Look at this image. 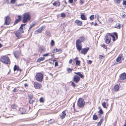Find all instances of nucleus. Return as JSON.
<instances>
[{
	"mask_svg": "<svg viewBox=\"0 0 126 126\" xmlns=\"http://www.w3.org/2000/svg\"><path fill=\"white\" fill-rule=\"evenodd\" d=\"M78 57H76L75 59H74V60H78Z\"/></svg>",
	"mask_w": 126,
	"mask_h": 126,
	"instance_id": "63",
	"label": "nucleus"
},
{
	"mask_svg": "<svg viewBox=\"0 0 126 126\" xmlns=\"http://www.w3.org/2000/svg\"><path fill=\"white\" fill-rule=\"evenodd\" d=\"M18 19L16 20L14 24H17V23L19 22L21 20V16L20 15H19L18 16Z\"/></svg>",
	"mask_w": 126,
	"mask_h": 126,
	"instance_id": "13",
	"label": "nucleus"
},
{
	"mask_svg": "<svg viewBox=\"0 0 126 126\" xmlns=\"http://www.w3.org/2000/svg\"><path fill=\"white\" fill-rule=\"evenodd\" d=\"M89 49L88 47H86L83 49L81 51V53L83 54H86Z\"/></svg>",
	"mask_w": 126,
	"mask_h": 126,
	"instance_id": "9",
	"label": "nucleus"
},
{
	"mask_svg": "<svg viewBox=\"0 0 126 126\" xmlns=\"http://www.w3.org/2000/svg\"><path fill=\"white\" fill-rule=\"evenodd\" d=\"M45 28H46V26H45L44 25V26H42L40 28V29H41V30L42 31L44 30V29Z\"/></svg>",
	"mask_w": 126,
	"mask_h": 126,
	"instance_id": "33",
	"label": "nucleus"
},
{
	"mask_svg": "<svg viewBox=\"0 0 126 126\" xmlns=\"http://www.w3.org/2000/svg\"><path fill=\"white\" fill-rule=\"evenodd\" d=\"M62 50L61 49H58V51L60 53H61L62 52Z\"/></svg>",
	"mask_w": 126,
	"mask_h": 126,
	"instance_id": "59",
	"label": "nucleus"
},
{
	"mask_svg": "<svg viewBox=\"0 0 126 126\" xmlns=\"http://www.w3.org/2000/svg\"><path fill=\"white\" fill-rule=\"evenodd\" d=\"M84 104L85 102L83 98H80L79 99L77 102V105L80 108L83 107Z\"/></svg>",
	"mask_w": 126,
	"mask_h": 126,
	"instance_id": "4",
	"label": "nucleus"
},
{
	"mask_svg": "<svg viewBox=\"0 0 126 126\" xmlns=\"http://www.w3.org/2000/svg\"><path fill=\"white\" fill-rule=\"evenodd\" d=\"M119 89V85H115L113 87V90L117 92L118 91Z\"/></svg>",
	"mask_w": 126,
	"mask_h": 126,
	"instance_id": "14",
	"label": "nucleus"
},
{
	"mask_svg": "<svg viewBox=\"0 0 126 126\" xmlns=\"http://www.w3.org/2000/svg\"><path fill=\"white\" fill-rule=\"evenodd\" d=\"M33 102V100H32V99H30L29 101V102L30 104H32Z\"/></svg>",
	"mask_w": 126,
	"mask_h": 126,
	"instance_id": "47",
	"label": "nucleus"
},
{
	"mask_svg": "<svg viewBox=\"0 0 126 126\" xmlns=\"http://www.w3.org/2000/svg\"><path fill=\"white\" fill-rule=\"evenodd\" d=\"M123 5H126V1H123Z\"/></svg>",
	"mask_w": 126,
	"mask_h": 126,
	"instance_id": "58",
	"label": "nucleus"
},
{
	"mask_svg": "<svg viewBox=\"0 0 126 126\" xmlns=\"http://www.w3.org/2000/svg\"><path fill=\"white\" fill-rule=\"evenodd\" d=\"M109 21L110 22H111L113 21V20L111 18H110L109 19Z\"/></svg>",
	"mask_w": 126,
	"mask_h": 126,
	"instance_id": "56",
	"label": "nucleus"
},
{
	"mask_svg": "<svg viewBox=\"0 0 126 126\" xmlns=\"http://www.w3.org/2000/svg\"><path fill=\"white\" fill-rule=\"evenodd\" d=\"M26 25V24H21V26L19 28V30H23V26L25 25Z\"/></svg>",
	"mask_w": 126,
	"mask_h": 126,
	"instance_id": "35",
	"label": "nucleus"
},
{
	"mask_svg": "<svg viewBox=\"0 0 126 126\" xmlns=\"http://www.w3.org/2000/svg\"><path fill=\"white\" fill-rule=\"evenodd\" d=\"M58 49H57V48L54 49L53 50V51H54V52H55V53L58 52Z\"/></svg>",
	"mask_w": 126,
	"mask_h": 126,
	"instance_id": "50",
	"label": "nucleus"
},
{
	"mask_svg": "<svg viewBox=\"0 0 126 126\" xmlns=\"http://www.w3.org/2000/svg\"><path fill=\"white\" fill-rule=\"evenodd\" d=\"M85 39V37L83 36H82L80 37L79 40H80L81 41V42H83L84 41Z\"/></svg>",
	"mask_w": 126,
	"mask_h": 126,
	"instance_id": "21",
	"label": "nucleus"
},
{
	"mask_svg": "<svg viewBox=\"0 0 126 126\" xmlns=\"http://www.w3.org/2000/svg\"><path fill=\"white\" fill-rule=\"evenodd\" d=\"M17 107V106L15 104H14L11 106V107L12 109H16Z\"/></svg>",
	"mask_w": 126,
	"mask_h": 126,
	"instance_id": "28",
	"label": "nucleus"
},
{
	"mask_svg": "<svg viewBox=\"0 0 126 126\" xmlns=\"http://www.w3.org/2000/svg\"><path fill=\"white\" fill-rule=\"evenodd\" d=\"M99 112L100 113V114H101L103 113V112L102 110L101 109H100V110L99 111Z\"/></svg>",
	"mask_w": 126,
	"mask_h": 126,
	"instance_id": "48",
	"label": "nucleus"
},
{
	"mask_svg": "<svg viewBox=\"0 0 126 126\" xmlns=\"http://www.w3.org/2000/svg\"><path fill=\"white\" fill-rule=\"evenodd\" d=\"M0 60L1 62L5 64H8L9 63V59L8 57L6 56L1 57Z\"/></svg>",
	"mask_w": 126,
	"mask_h": 126,
	"instance_id": "3",
	"label": "nucleus"
},
{
	"mask_svg": "<svg viewBox=\"0 0 126 126\" xmlns=\"http://www.w3.org/2000/svg\"><path fill=\"white\" fill-rule=\"evenodd\" d=\"M43 74L41 73H37L35 76L36 80L39 82H42L43 79Z\"/></svg>",
	"mask_w": 126,
	"mask_h": 126,
	"instance_id": "2",
	"label": "nucleus"
},
{
	"mask_svg": "<svg viewBox=\"0 0 126 126\" xmlns=\"http://www.w3.org/2000/svg\"><path fill=\"white\" fill-rule=\"evenodd\" d=\"M88 63L90 64L92 63V61L91 60H89L88 62Z\"/></svg>",
	"mask_w": 126,
	"mask_h": 126,
	"instance_id": "60",
	"label": "nucleus"
},
{
	"mask_svg": "<svg viewBox=\"0 0 126 126\" xmlns=\"http://www.w3.org/2000/svg\"><path fill=\"white\" fill-rule=\"evenodd\" d=\"M46 32L47 35L49 36L50 35V33L49 32L47 31H46Z\"/></svg>",
	"mask_w": 126,
	"mask_h": 126,
	"instance_id": "49",
	"label": "nucleus"
},
{
	"mask_svg": "<svg viewBox=\"0 0 126 126\" xmlns=\"http://www.w3.org/2000/svg\"><path fill=\"white\" fill-rule=\"evenodd\" d=\"M34 24H31L30 26V28H29L28 31H29L34 26Z\"/></svg>",
	"mask_w": 126,
	"mask_h": 126,
	"instance_id": "40",
	"label": "nucleus"
},
{
	"mask_svg": "<svg viewBox=\"0 0 126 126\" xmlns=\"http://www.w3.org/2000/svg\"><path fill=\"white\" fill-rule=\"evenodd\" d=\"M69 1L70 3H72L73 2V0H69Z\"/></svg>",
	"mask_w": 126,
	"mask_h": 126,
	"instance_id": "61",
	"label": "nucleus"
},
{
	"mask_svg": "<svg viewBox=\"0 0 126 126\" xmlns=\"http://www.w3.org/2000/svg\"><path fill=\"white\" fill-rule=\"evenodd\" d=\"M14 71L16 70H17L18 71H21V70L19 68V67L16 65L14 66Z\"/></svg>",
	"mask_w": 126,
	"mask_h": 126,
	"instance_id": "16",
	"label": "nucleus"
},
{
	"mask_svg": "<svg viewBox=\"0 0 126 126\" xmlns=\"http://www.w3.org/2000/svg\"><path fill=\"white\" fill-rule=\"evenodd\" d=\"M80 2L81 5L83 4V1L82 0H80Z\"/></svg>",
	"mask_w": 126,
	"mask_h": 126,
	"instance_id": "57",
	"label": "nucleus"
},
{
	"mask_svg": "<svg viewBox=\"0 0 126 126\" xmlns=\"http://www.w3.org/2000/svg\"><path fill=\"white\" fill-rule=\"evenodd\" d=\"M24 32L23 31L19 30L16 32H15L14 33L16 36L18 38H20L22 36V33Z\"/></svg>",
	"mask_w": 126,
	"mask_h": 126,
	"instance_id": "5",
	"label": "nucleus"
},
{
	"mask_svg": "<svg viewBox=\"0 0 126 126\" xmlns=\"http://www.w3.org/2000/svg\"><path fill=\"white\" fill-rule=\"evenodd\" d=\"M61 16L62 17H64L65 16V15L64 13H62L61 14Z\"/></svg>",
	"mask_w": 126,
	"mask_h": 126,
	"instance_id": "44",
	"label": "nucleus"
},
{
	"mask_svg": "<svg viewBox=\"0 0 126 126\" xmlns=\"http://www.w3.org/2000/svg\"><path fill=\"white\" fill-rule=\"evenodd\" d=\"M122 0H114V1L115 3H119Z\"/></svg>",
	"mask_w": 126,
	"mask_h": 126,
	"instance_id": "30",
	"label": "nucleus"
},
{
	"mask_svg": "<svg viewBox=\"0 0 126 126\" xmlns=\"http://www.w3.org/2000/svg\"><path fill=\"white\" fill-rule=\"evenodd\" d=\"M102 105L104 108L106 109L107 108V107L106 106V103L105 102H103Z\"/></svg>",
	"mask_w": 126,
	"mask_h": 126,
	"instance_id": "29",
	"label": "nucleus"
},
{
	"mask_svg": "<svg viewBox=\"0 0 126 126\" xmlns=\"http://www.w3.org/2000/svg\"><path fill=\"white\" fill-rule=\"evenodd\" d=\"M75 23L77 24L79 26H81L82 24V21L78 20H76L75 21Z\"/></svg>",
	"mask_w": 126,
	"mask_h": 126,
	"instance_id": "12",
	"label": "nucleus"
},
{
	"mask_svg": "<svg viewBox=\"0 0 126 126\" xmlns=\"http://www.w3.org/2000/svg\"><path fill=\"white\" fill-rule=\"evenodd\" d=\"M16 2V0H11V3L13 4H14Z\"/></svg>",
	"mask_w": 126,
	"mask_h": 126,
	"instance_id": "45",
	"label": "nucleus"
},
{
	"mask_svg": "<svg viewBox=\"0 0 126 126\" xmlns=\"http://www.w3.org/2000/svg\"><path fill=\"white\" fill-rule=\"evenodd\" d=\"M45 50V49L44 48H40L39 49V51L41 52H42L44 51Z\"/></svg>",
	"mask_w": 126,
	"mask_h": 126,
	"instance_id": "34",
	"label": "nucleus"
},
{
	"mask_svg": "<svg viewBox=\"0 0 126 126\" xmlns=\"http://www.w3.org/2000/svg\"><path fill=\"white\" fill-rule=\"evenodd\" d=\"M67 71L68 72V73H70L71 72L72 69L70 68H67Z\"/></svg>",
	"mask_w": 126,
	"mask_h": 126,
	"instance_id": "31",
	"label": "nucleus"
},
{
	"mask_svg": "<svg viewBox=\"0 0 126 126\" xmlns=\"http://www.w3.org/2000/svg\"><path fill=\"white\" fill-rule=\"evenodd\" d=\"M104 57V56L102 55H100L99 57V59L101 60L102 59H103Z\"/></svg>",
	"mask_w": 126,
	"mask_h": 126,
	"instance_id": "36",
	"label": "nucleus"
},
{
	"mask_svg": "<svg viewBox=\"0 0 126 126\" xmlns=\"http://www.w3.org/2000/svg\"><path fill=\"white\" fill-rule=\"evenodd\" d=\"M5 22L4 25H8L10 23V19L9 17L7 16L5 17Z\"/></svg>",
	"mask_w": 126,
	"mask_h": 126,
	"instance_id": "11",
	"label": "nucleus"
},
{
	"mask_svg": "<svg viewBox=\"0 0 126 126\" xmlns=\"http://www.w3.org/2000/svg\"><path fill=\"white\" fill-rule=\"evenodd\" d=\"M53 4L54 6H56L57 4V2H54Z\"/></svg>",
	"mask_w": 126,
	"mask_h": 126,
	"instance_id": "62",
	"label": "nucleus"
},
{
	"mask_svg": "<svg viewBox=\"0 0 126 126\" xmlns=\"http://www.w3.org/2000/svg\"><path fill=\"white\" fill-rule=\"evenodd\" d=\"M40 101L41 103H43L44 102V100L43 97H41L40 98Z\"/></svg>",
	"mask_w": 126,
	"mask_h": 126,
	"instance_id": "37",
	"label": "nucleus"
},
{
	"mask_svg": "<svg viewBox=\"0 0 126 126\" xmlns=\"http://www.w3.org/2000/svg\"><path fill=\"white\" fill-rule=\"evenodd\" d=\"M97 116L95 115H94L93 116V118L94 120H96L97 119Z\"/></svg>",
	"mask_w": 126,
	"mask_h": 126,
	"instance_id": "27",
	"label": "nucleus"
},
{
	"mask_svg": "<svg viewBox=\"0 0 126 126\" xmlns=\"http://www.w3.org/2000/svg\"><path fill=\"white\" fill-rule=\"evenodd\" d=\"M18 91V90L16 88H14V90H13V92H16L17 91Z\"/></svg>",
	"mask_w": 126,
	"mask_h": 126,
	"instance_id": "51",
	"label": "nucleus"
},
{
	"mask_svg": "<svg viewBox=\"0 0 126 126\" xmlns=\"http://www.w3.org/2000/svg\"><path fill=\"white\" fill-rule=\"evenodd\" d=\"M71 85L74 87H75L76 86V84L73 82H72Z\"/></svg>",
	"mask_w": 126,
	"mask_h": 126,
	"instance_id": "43",
	"label": "nucleus"
},
{
	"mask_svg": "<svg viewBox=\"0 0 126 126\" xmlns=\"http://www.w3.org/2000/svg\"><path fill=\"white\" fill-rule=\"evenodd\" d=\"M22 22L24 23L30 20L31 18L30 15L29 13H25L23 14Z\"/></svg>",
	"mask_w": 126,
	"mask_h": 126,
	"instance_id": "1",
	"label": "nucleus"
},
{
	"mask_svg": "<svg viewBox=\"0 0 126 126\" xmlns=\"http://www.w3.org/2000/svg\"><path fill=\"white\" fill-rule=\"evenodd\" d=\"M102 121L103 120L102 119H101L100 120V121H99V122L98 123V126H100L101 125V124L102 123Z\"/></svg>",
	"mask_w": 126,
	"mask_h": 126,
	"instance_id": "39",
	"label": "nucleus"
},
{
	"mask_svg": "<svg viewBox=\"0 0 126 126\" xmlns=\"http://www.w3.org/2000/svg\"><path fill=\"white\" fill-rule=\"evenodd\" d=\"M34 85L35 89H40L41 87V84L37 82H34Z\"/></svg>",
	"mask_w": 126,
	"mask_h": 126,
	"instance_id": "7",
	"label": "nucleus"
},
{
	"mask_svg": "<svg viewBox=\"0 0 126 126\" xmlns=\"http://www.w3.org/2000/svg\"><path fill=\"white\" fill-rule=\"evenodd\" d=\"M51 45L53 46L54 44V42L53 40H52L51 41Z\"/></svg>",
	"mask_w": 126,
	"mask_h": 126,
	"instance_id": "46",
	"label": "nucleus"
},
{
	"mask_svg": "<svg viewBox=\"0 0 126 126\" xmlns=\"http://www.w3.org/2000/svg\"><path fill=\"white\" fill-rule=\"evenodd\" d=\"M114 34L115 35L116 37H117V34L116 33L114 32Z\"/></svg>",
	"mask_w": 126,
	"mask_h": 126,
	"instance_id": "64",
	"label": "nucleus"
},
{
	"mask_svg": "<svg viewBox=\"0 0 126 126\" xmlns=\"http://www.w3.org/2000/svg\"><path fill=\"white\" fill-rule=\"evenodd\" d=\"M42 31L41 30V29L39 28L37 30H36L34 32L35 34H38L39 33H40Z\"/></svg>",
	"mask_w": 126,
	"mask_h": 126,
	"instance_id": "18",
	"label": "nucleus"
},
{
	"mask_svg": "<svg viewBox=\"0 0 126 126\" xmlns=\"http://www.w3.org/2000/svg\"><path fill=\"white\" fill-rule=\"evenodd\" d=\"M49 53H47L46 54H44L43 55V56H48L49 55Z\"/></svg>",
	"mask_w": 126,
	"mask_h": 126,
	"instance_id": "55",
	"label": "nucleus"
},
{
	"mask_svg": "<svg viewBox=\"0 0 126 126\" xmlns=\"http://www.w3.org/2000/svg\"><path fill=\"white\" fill-rule=\"evenodd\" d=\"M111 39L110 34L107 35L106 37L105 42L107 44L109 43L110 42Z\"/></svg>",
	"mask_w": 126,
	"mask_h": 126,
	"instance_id": "6",
	"label": "nucleus"
},
{
	"mask_svg": "<svg viewBox=\"0 0 126 126\" xmlns=\"http://www.w3.org/2000/svg\"><path fill=\"white\" fill-rule=\"evenodd\" d=\"M80 61L78 60H77L76 61V64L77 65L79 66L80 64Z\"/></svg>",
	"mask_w": 126,
	"mask_h": 126,
	"instance_id": "25",
	"label": "nucleus"
},
{
	"mask_svg": "<svg viewBox=\"0 0 126 126\" xmlns=\"http://www.w3.org/2000/svg\"><path fill=\"white\" fill-rule=\"evenodd\" d=\"M58 63L57 62H55V67H56L58 66Z\"/></svg>",
	"mask_w": 126,
	"mask_h": 126,
	"instance_id": "54",
	"label": "nucleus"
},
{
	"mask_svg": "<svg viewBox=\"0 0 126 126\" xmlns=\"http://www.w3.org/2000/svg\"><path fill=\"white\" fill-rule=\"evenodd\" d=\"M77 49L79 51L81 50L82 48V45H77L76 46Z\"/></svg>",
	"mask_w": 126,
	"mask_h": 126,
	"instance_id": "19",
	"label": "nucleus"
},
{
	"mask_svg": "<svg viewBox=\"0 0 126 126\" xmlns=\"http://www.w3.org/2000/svg\"><path fill=\"white\" fill-rule=\"evenodd\" d=\"M81 41L80 40H77L76 42V45H81Z\"/></svg>",
	"mask_w": 126,
	"mask_h": 126,
	"instance_id": "17",
	"label": "nucleus"
},
{
	"mask_svg": "<svg viewBox=\"0 0 126 126\" xmlns=\"http://www.w3.org/2000/svg\"><path fill=\"white\" fill-rule=\"evenodd\" d=\"M120 79L122 80H125L126 79V74L124 73L122 74L119 76Z\"/></svg>",
	"mask_w": 126,
	"mask_h": 126,
	"instance_id": "8",
	"label": "nucleus"
},
{
	"mask_svg": "<svg viewBox=\"0 0 126 126\" xmlns=\"http://www.w3.org/2000/svg\"><path fill=\"white\" fill-rule=\"evenodd\" d=\"M121 57H118L116 59V61L117 62H119L121 60Z\"/></svg>",
	"mask_w": 126,
	"mask_h": 126,
	"instance_id": "32",
	"label": "nucleus"
},
{
	"mask_svg": "<svg viewBox=\"0 0 126 126\" xmlns=\"http://www.w3.org/2000/svg\"><path fill=\"white\" fill-rule=\"evenodd\" d=\"M72 60L71 59H70L69 62V63L70 64H71L72 63Z\"/></svg>",
	"mask_w": 126,
	"mask_h": 126,
	"instance_id": "52",
	"label": "nucleus"
},
{
	"mask_svg": "<svg viewBox=\"0 0 126 126\" xmlns=\"http://www.w3.org/2000/svg\"><path fill=\"white\" fill-rule=\"evenodd\" d=\"M114 27L117 29H120V24H116Z\"/></svg>",
	"mask_w": 126,
	"mask_h": 126,
	"instance_id": "26",
	"label": "nucleus"
},
{
	"mask_svg": "<svg viewBox=\"0 0 126 126\" xmlns=\"http://www.w3.org/2000/svg\"><path fill=\"white\" fill-rule=\"evenodd\" d=\"M102 47H103L104 48L106 49L107 48V47L105 45H102Z\"/></svg>",
	"mask_w": 126,
	"mask_h": 126,
	"instance_id": "53",
	"label": "nucleus"
},
{
	"mask_svg": "<svg viewBox=\"0 0 126 126\" xmlns=\"http://www.w3.org/2000/svg\"><path fill=\"white\" fill-rule=\"evenodd\" d=\"M14 54L16 58H18L19 55V54L17 51H15L14 52Z\"/></svg>",
	"mask_w": 126,
	"mask_h": 126,
	"instance_id": "20",
	"label": "nucleus"
},
{
	"mask_svg": "<svg viewBox=\"0 0 126 126\" xmlns=\"http://www.w3.org/2000/svg\"><path fill=\"white\" fill-rule=\"evenodd\" d=\"M66 115V114L65 112V111H64L63 112L62 114L61 115V118L62 119L64 118L65 117Z\"/></svg>",
	"mask_w": 126,
	"mask_h": 126,
	"instance_id": "15",
	"label": "nucleus"
},
{
	"mask_svg": "<svg viewBox=\"0 0 126 126\" xmlns=\"http://www.w3.org/2000/svg\"><path fill=\"white\" fill-rule=\"evenodd\" d=\"M80 17L81 19L83 20H86L87 19L85 16L83 15H81Z\"/></svg>",
	"mask_w": 126,
	"mask_h": 126,
	"instance_id": "24",
	"label": "nucleus"
},
{
	"mask_svg": "<svg viewBox=\"0 0 126 126\" xmlns=\"http://www.w3.org/2000/svg\"><path fill=\"white\" fill-rule=\"evenodd\" d=\"M45 59L44 57H40L37 60V62H40V61H43Z\"/></svg>",
	"mask_w": 126,
	"mask_h": 126,
	"instance_id": "23",
	"label": "nucleus"
},
{
	"mask_svg": "<svg viewBox=\"0 0 126 126\" xmlns=\"http://www.w3.org/2000/svg\"><path fill=\"white\" fill-rule=\"evenodd\" d=\"M110 37H111L112 38V40L113 41H114L115 40V38L114 36L113 35L110 34Z\"/></svg>",
	"mask_w": 126,
	"mask_h": 126,
	"instance_id": "38",
	"label": "nucleus"
},
{
	"mask_svg": "<svg viewBox=\"0 0 126 126\" xmlns=\"http://www.w3.org/2000/svg\"><path fill=\"white\" fill-rule=\"evenodd\" d=\"M75 73L77 74L81 78H82L84 77L82 75L80 72L76 73L75 72Z\"/></svg>",
	"mask_w": 126,
	"mask_h": 126,
	"instance_id": "22",
	"label": "nucleus"
},
{
	"mask_svg": "<svg viewBox=\"0 0 126 126\" xmlns=\"http://www.w3.org/2000/svg\"><path fill=\"white\" fill-rule=\"evenodd\" d=\"M28 96L30 99H32V95L31 94H29Z\"/></svg>",
	"mask_w": 126,
	"mask_h": 126,
	"instance_id": "42",
	"label": "nucleus"
},
{
	"mask_svg": "<svg viewBox=\"0 0 126 126\" xmlns=\"http://www.w3.org/2000/svg\"><path fill=\"white\" fill-rule=\"evenodd\" d=\"M80 78L78 76L76 75L74 76L73 80L74 81L76 82H78L80 80Z\"/></svg>",
	"mask_w": 126,
	"mask_h": 126,
	"instance_id": "10",
	"label": "nucleus"
},
{
	"mask_svg": "<svg viewBox=\"0 0 126 126\" xmlns=\"http://www.w3.org/2000/svg\"><path fill=\"white\" fill-rule=\"evenodd\" d=\"M90 18L91 20H92L94 18V16L92 15L90 17Z\"/></svg>",
	"mask_w": 126,
	"mask_h": 126,
	"instance_id": "41",
	"label": "nucleus"
}]
</instances>
